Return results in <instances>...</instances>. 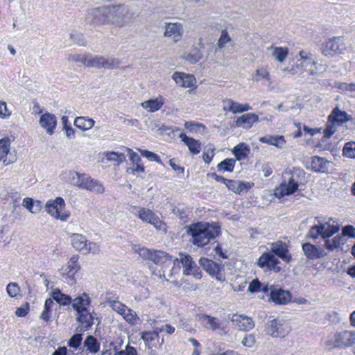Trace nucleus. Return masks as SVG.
Masks as SVG:
<instances>
[{
	"label": "nucleus",
	"mask_w": 355,
	"mask_h": 355,
	"mask_svg": "<svg viewBox=\"0 0 355 355\" xmlns=\"http://www.w3.org/2000/svg\"><path fill=\"white\" fill-rule=\"evenodd\" d=\"M94 123L95 121L92 119L85 116H77L73 122V125L83 131L90 130Z\"/></svg>",
	"instance_id": "e433bc0d"
},
{
	"label": "nucleus",
	"mask_w": 355,
	"mask_h": 355,
	"mask_svg": "<svg viewBox=\"0 0 355 355\" xmlns=\"http://www.w3.org/2000/svg\"><path fill=\"white\" fill-rule=\"evenodd\" d=\"M227 44H230L231 46H233V41L232 40L230 36L229 35L227 31L226 30H223L220 34V38L217 42V48L215 51H220L223 49L225 48Z\"/></svg>",
	"instance_id": "49530a36"
},
{
	"label": "nucleus",
	"mask_w": 355,
	"mask_h": 355,
	"mask_svg": "<svg viewBox=\"0 0 355 355\" xmlns=\"http://www.w3.org/2000/svg\"><path fill=\"white\" fill-rule=\"evenodd\" d=\"M179 266L183 268V275L185 276L192 275L196 279H200L202 277V272L196 263L193 261L192 257L187 254L180 253L179 257L176 258Z\"/></svg>",
	"instance_id": "1a4fd4ad"
},
{
	"label": "nucleus",
	"mask_w": 355,
	"mask_h": 355,
	"mask_svg": "<svg viewBox=\"0 0 355 355\" xmlns=\"http://www.w3.org/2000/svg\"><path fill=\"white\" fill-rule=\"evenodd\" d=\"M270 297L277 304H286L291 300V295L288 291L278 288L270 289Z\"/></svg>",
	"instance_id": "4be33fe9"
},
{
	"label": "nucleus",
	"mask_w": 355,
	"mask_h": 355,
	"mask_svg": "<svg viewBox=\"0 0 355 355\" xmlns=\"http://www.w3.org/2000/svg\"><path fill=\"white\" fill-rule=\"evenodd\" d=\"M123 319L130 324H135L139 318L136 312L129 309V310L126 312L125 315L123 316Z\"/></svg>",
	"instance_id": "69168bd1"
},
{
	"label": "nucleus",
	"mask_w": 355,
	"mask_h": 355,
	"mask_svg": "<svg viewBox=\"0 0 355 355\" xmlns=\"http://www.w3.org/2000/svg\"><path fill=\"white\" fill-rule=\"evenodd\" d=\"M259 117L254 113H248L239 116L236 121V125L238 127L249 129L252 125L258 121Z\"/></svg>",
	"instance_id": "7c9ffc66"
},
{
	"label": "nucleus",
	"mask_w": 355,
	"mask_h": 355,
	"mask_svg": "<svg viewBox=\"0 0 355 355\" xmlns=\"http://www.w3.org/2000/svg\"><path fill=\"white\" fill-rule=\"evenodd\" d=\"M279 260L271 252H264L259 258L257 264V266L263 269L268 270H273L276 272H279L281 270V268L278 266Z\"/></svg>",
	"instance_id": "ddd939ff"
},
{
	"label": "nucleus",
	"mask_w": 355,
	"mask_h": 355,
	"mask_svg": "<svg viewBox=\"0 0 355 355\" xmlns=\"http://www.w3.org/2000/svg\"><path fill=\"white\" fill-rule=\"evenodd\" d=\"M71 243L75 249L84 252L87 249V240L83 234L76 233L71 236Z\"/></svg>",
	"instance_id": "c9c22d12"
},
{
	"label": "nucleus",
	"mask_w": 355,
	"mask_h": 355,
	"mask_svg": "<svg viewBox=\"0 0 355 355\" xmlns=\"http://www.w3.org/2000/svg\"><path fill=\"white\" fill-rule=\"evenodd\" d=\"M182 58L191 64H195L201 60L202 53L199 49L193 47L189 52L184 53Z\"/></svg>",
	"instance_id": "58836bf2"
},
{
	"label": "nucleus",
	"mask_w": 355,
	"mask_h": 355,
	"mask_svg": "<svg viewBox=\"0 0 355 355\" xmlns=\"http://www.w3.org/2000/svg\"><path fill=\"white\" fill-rule=\"evenodd\" d=\"M53 304L54 302L51 298H48L46 300L44 306V309L40 316V318L42 320H43L45 322H48L50 320V312L53 308Z\"/></svg>",
	"instance_id": "603ef678"
},
{
	"label": "nucleus",
	"mask_w": 355,
	"mask_h": 355,
	"mask_svg": "<svg viewBox=\"0 0 355 355\" xmlns=\"http://www.w3.org/2000/svg\"><path fill=\"white\" fill-rule=\"evenodd\" d=\"M250 151L248 146L244 143L236 145L232 150V153L237 160H241L247 157Z\"/></svg>",
	"instance_id": "79ce46f5"
},
{
	"label": "nucleus",
	"mask_w": 355,
	"mask_h": 355,
	"mask_svg": "<svg viewBox=\"0 0 355 355\" xmlns=\"http://www.w3.org/2000/svg\"><path fill=\"white\" fill-rule=\"evenodd\" d=\"M82 335L80 334H74L69 340L68 346L74 349H77L82 342Z\"/></svg>",
	"instance_id": "774afa93"
},
{
	"label": "nucleus",
	"mask_w": 355,
	"mask_h": 355,
	"mask_svg": "<svg viewBox=\"0 0 355 355\" xmlns=\"http://www.w3.org/2000/svg\"><path fill=\"white\" fill-rule=\"evenodd\" d=\"M51 298L61 306H68L72 302V298L67 294L62 293L60 290L55 289L51 292Z\"/></svg>",
	"instance_id": "72a5a7b5"
},
{
	"label": "nucleus",
	"mask_w": 355,
	"mask_h": 355,
	"mask_svg": "<svg viewBox=\"0 0 355 355\" xmlns=\"http://www.w3.org/2000/svg\"><path fill=\"white\" fill-rule=\"evenodd\" d=\"M343 155L348 158H355V142L349 141L345 144L343 149Z\"/></svg>",
	"instance_id": "bf43d9fd"
},
{
	"label": "nucleus",
	"mask_w": 355,
	"mask_h": 355,
	"mask_svg": "<svg viewBox=\"0 0 355 355\" xmlns=\"http://www.w3.org/2000/svg\"><path fill=\"white\" fill-rule=\"evenodd\" d=\"M39 123L49 135H52L57 125V118L54 114L46 112L40 116Z\"/></svg>",
	"instance_id": "b1692460"
},
{
	"label": "nucleus",
	"mask_w": 355,
	"mask_h": 355,
	"mask_svg": "<svg viewBox=\"0 0 355 355\" xmlns=\"http://www.w3.org/2000/svg\"><path fill=\"white\" fill-rule=\"evenodd\" d=\"M252 183L250 182H243L239 180H229L227 182V187L229 190L232 191L235 193H240L244 190H248L251 186Z\"/></svg>",
	"instance_id": "f704fd0d"
},
{
	"label": "nucleus",
	"mask_w": 355,
	"mask_h": 355,
	"mask_svg": "<svg viewBox=\"0 0 355 355\" xmlns=\"http://www.w3.org/2000/svg\"><path fill=\"white\" fill-rule=\"evenodd\" d=\"M214 150L215 148L212 145H208L206 147L202 154V158L205 163L209 164L211 162L214 156Z\"/></svg>",
	"instance_id": "e2e57ef3"
},
{
	"label": "nucleus",
	"mask_w": 355,
	"mask_h": 355,
	"mask_svg": "<svg viewBox=\"0 0 355 355\" xmlns=\"http://www.w3.org/2000/svg\"><path fill=\"white\" fill-rule=\"evenodd\" d=\"M71 270L69 268L67 269V266H62L60 269V272L62 276L65 279L67 283L69 285H73L76 283V279L74 278L75 274L71 275Z\"/></svg>",
	"instance_id": "4d7b16f0"
},
{
	"label": "nucleus",
	"mask_w": 355,
	"mask_h": 355,
	"mask_svg": "<svg viewBox=\"0 0 355 355\" xmlns=\"http://www.w3.org/2000/svg\"><path fill=\"white\" fill-rule=\"evenodd\" d=\"M64 200L61 197H57L54 200L46 202L45 209L53 218L62 221H67L70 216V211L65 209Z\"/></svg>",
	"instance_id": "423d86ee"
},
{
	"label": "nucleus",
	"mask_w": 355,
	"mask_h": 355,
	"mask_svg": "<svg viewBox=\"0 0 355 355\" xmlns=\"http://www.w3.org/2000/svg\"><path fill=\"white\" fill-rule=\"evenodd\" d=\"M184 34V27L179 22H169L165 25L164 36L171 38L175 42H179Z\"/></svg>",
	"instance_id": "6ab92c4d"
},
{
	"label": "nucleus",
	"mask_w": 355,
	"mask_h": 355,
	"mask_svg": "<svg viewBox=\"0 0 355 355\" xmlns=\"http://www.w3.org/2000/svg\"><path fill=\"white\" fill-rule=\"evenodd\" d=\"M167 257L171 259L172 264L167 267L164 266L162 263H155L157 267L160 268H152L153 274L157 276L159 278H164L166 281H168L169 278H171L175 274H178L180 270V266L178 264V259L173 257L167 254Z\"/></svg>",
	"instance_id": "9d476101"
},
{
	"label": "nucleus",
	"mask_w": 355,
	"mask_h": 355,
	"mask_svg": "<svg viewBox=\"0 0 355 355\" xmlns=\"http://www.w3.org/2000/svg\"><path fill=\"white\" fill-rule=\"evenodd\" d=\"M269 72L265 67L259 68L256 70V76L254 78V81H260L262 80H266L270 81Z\"/></svg>",
	"instance_id": "680f3d73"
},
{
	"label": "nucleus",
	"mask_w": 355,
	"mask_h": 355,
	"mask_svg": "<svg viewBox=\"0 0 355 355\" xmlns=\"http://www.w3.org/2000/svg\"><path fill=\"white\" fill-rule=\"evenodd\" d=\"M267 333L272 337L286 336L291 331L288 323L280 318L271 320L266 327Z\"/></svg>",
	"instance_id": "9b49d317"
},
{
	"label": "nucleus",
	"mask_w": 355,
	"mask_h": 355,
	"mask_svg": "<svg viewBox=\"0 0 355 355\" xmlns=\"http://www.w3.org/2000/svg\"><path fill=\"white\" fill-rule=\"evenodd\" d=\"M104 155L108 161L114 162L116 165H119L125 160V155L123 153L107 151L104 153Z\"/></svg>",
	"instance_id": "de8ad7c7"
},
{
	"label": "nucleus",
	"mask_w": 355,
	"mask_h": 355,
	"mask_svg": "<svg viewBox=\"0 0 355 355\" xmlns=\"http://www.w3.org/2000/svg\"><path fill=\"white\" fill-rule=\"evenodd\" d=\"M223 109L224 111H229L234 114L242 113L251 110L249 104H241L230 98H225L223 100Z\"/></svg>",
	"instance_id": "5701e85b"
},
{
	"label": "nucleus",
	"mask_w": 355,
	"mask_h": 355,
	"mask_svg": "<svg viewBox=\"0 0 355 355\" xmlns=\"http://www.w3.org/2000/svg\"><path fill=\"white\" fill-rule=\"evenodd\" d=\"M330 162L323 157L315 156L312 158L311 168L315 172L324 173L327 171Z\"/></svg>",
	"instance_id": "473e14b6"
},
{
	"label": "nucleus",
	"mask_w": 355,
	"mask_h": 355,
	"mask_svg": "<svg viewBox=\"0 0 355 355\" xmlns=\"http://www.w3.org/2000/svg\"><path fill=\"white\" fill-rule=\"evenodd\" d=\"M179 137L188 146L189 151L192 154L197 155L200 153L201 146L198 140L189 137L184 133H181Z\"/></svg>",
	"instance_id": "2f4dec72"
},
{
	"label": "nucleus",
	"mask_w": 355,
	"mask_h": 355,
	"mask_svg": "<svg viewBox=\"0 0 355 355\" xmlns=\"http://www.w3.org/2000/svg\"><path fill=\"white\" fill-rule=\"evenodd\" d=\"M324 241V245L326 249L329 251H333L334 250L340 248L342 245L345 243V239L343 236L337 235L332 239H329L327 238Z\"/></svg>",
	"instance_id": "37998d69"
},
{
	"label": "nucleus",
	"mask_w": 355,
	"mask_h": 355,
	"mask_svg": "<svg viewBox=\"0 0 355 355\" xmlns=\"http://www.w3.org/2000/svg\"><path fill=\"white\" fill-rule=\"evenodd\" d=\"M10 144V139L8 137L0 139V162H2L4 166L10 165L17 160L16 155L11 152Z\"/></svg>",
	"instance_id": "f8f14e48"
},
{
	"label": "nucleus",
	"mask_w": 355,
	"mask_h": 355,
	"mask_svg": "<svg viewBox=\"0 0 355 355\" xmlns=\"http://www.w3.org/2000/svg\"><path fill=\"white\" fill-rule=\"evenodd\" d=\"M82 189L95 193H103L105 191V188L101 182L97 180L92 179L87 175H85L83 184H82Z\"/></svg>",
	"instance_id": "c85d7f7f"
},
{
	"label": "nucleus",
	"mask_w": 355,
	"mask_h": 355,
	"mask_svg": "<svg viewBox=\"0 0 355 355\" xmlns=\"http://www.w3.org/2000/svg\"><path fill=\"white\" fill-rule=\"evenodd\" d=\"M269 252L286 263H289L292 258L287 244L281 241L270 243Z\"/></svg>",
	"instance_id": "dca6fc26"
},
{
	"label": "nucleus",
	"mask_w": 355,
	"mask_h": 355,
	"mask_svg": "<svg viewBox=\"0 0 355 355\" xmlns=\"http://www.w3.org/2000/svg\"><path fill=\"white\" fill-rule=\"evenodd\" d=\"M345 45L340 37L329 39L322 48V53L325 56H333L336 53H342Z\"/></svg>",
	"instance_id": "2eb2a0df"
},
{
	"label": "nucleus",
	"mask_w": 355,
	"mask_h": 355,
	"mask_svg": "<svg viewBox=\"0 0 355 355\" xmlns=\"http://www.w3.org/2000/svg\"><path fill=\"white\" fill-rule=\"evenodd\" d=\"M138 212V218L143 222L152 225L157 230L166 232L167 225L160 220L159 216L148 208L135 207Z\"/></svg>",
	"instance_id": "0eeeda50"
},
{
	"label": "nucleus",
	"mask_w": 355,
	"mask_h": 355,
	"mask_svg": "<svg viewBox=\"0 0 355 355\" xmlns=\"http://www.w3.org/2000/svg\"><path fill=\"white\" fill-rule=\"evenodd\" d=\"M172 78L178 86L185 88L191 87L196 83V78L193 75L182 72H175Z\"/></svg>",
	"instance_id": "393cba45"
},
{
	"label": "nucleus",
	"mask_w": 355,
	"mask_h": 355,
	"mask_svg": "<svg viewBox=\"0 0 355 355\" xmlns=\"http://www.w3.org/2000/svg\"><path fill=\"white\" fill-rule=\"evenodd\" d=\"M261 143L274 146L278 148H283L286 144V140L282 135H267L259 138Z\"/></svg>",
	"instance_id": "c756f323"
},
{
	"label": "nucleus",
	"mask_w": 355,
	"mask_h": 355,
	"mask_svg": "<svg viewBox=\"0 0 355 355\" xmlns=\"http://www.w3.org/2000/svg\"><path fill=\"white\" fill-rule=\"evenodd\" d=\"M71 306L76 313L89 310L91 304V298L86 293H83L80 295L72 299Z\"/></svg>",
	"instance_id": "412c9836"
},
{
	"label": "nucleus",
	"mask_w": 355,
	"mask_h": 355,
	"mask_svg": "<svg viewBox=\"0 0 355 355\" xmlns=\"http://www.w3.org/2000/svg\"><path fill=\"white\" fill-rule=\"evenodd\" d=\"M318 222L322 232V238L324 239L329 238L339 231L338 226L331 225L330 220L325 223H321L320 220Z\"/></svg>",
	"instance_id": "4c0bfd02"
},
{
	"label": "nucleus",
	"mask_w": 355,
	"mask_h": 355,
	"mask_svg": "<svg viewBox=\"0 0 355 355\" xmlns=\"http://www.w3.org/2000/svg\"><path fill=\"white\" fill-rule=\"evenodd\" d=\"M94 314L95 313H91L89 310L77 313L76 320L80 323V331H87L94 324Z\"/></svg>",
	"instance_id": "a878e982"
},
{
	"label": "nucleus",
	"mask_w": 355,
	"mask_h": 355,
	"mask_svg": "<svg viewBox=\"0 0 355 355\" xmlns=\"http://www.w3.org/2000/svg\"><path fill=\"white\" fill-rule=\"evenodd\" d=\"M6 291L11 297H16L20 291V288L17 283L11 282L7 285Z\"/></svg>",
	"instance_id": "338daca9"
},
{
	"label": "nucleus",
	"mask_w": 355,
	"mask_h": 355,
	"mask_svg": "<svg viewBox=\"0 0 355 355\" xmlns=\"http://www.w3.org/2000/svg\"><path fill=\"white\" fill-rule=\"evenodd\" d=\"M83 344L86 351L89 353L95 354L100 349V343L93 336H87Z\"/></svg>",
	"instance_id": "ea45409f"
},
{
	"label": "nucleus",
	"mask_w": 355,
	"mask_h": 355,
	"mask_svg": "<svg viewBox=\"0 0 355 355\" xmlns=\"http://www.w3.org/2000/svg\"><path fill=\"white\" fill-rule=\"evenodd\" d=\"M71 270L69 268L67 269V266H62L60 269V272L62 276L65 279L67 283L69 285H73L76 283V279L74 278L75 274L71 275Z\"/></svg>",
	"instance_id": "13d9d810"
},
{
	"label": "nucleus",
	"mask_w": 355,
	"mask_h": 355,
	"mask_svg": "<svg viewBox=\"0 0 355 355\" xmlns=\"http://www.w3.org/2000/svg\"><path fill=\"white\" fill-rule=\"evenodd\" d=\"M236 160L233 158H226L217 165V170L220 173L229 172L234 171Z\"/></svg>",
	"instance_id": "a18cd8bd"
},
{
	"label": "nucleus",
	"mask_w": 355,
	"mask_h": 355,
	"mask_svg": "<svg viewBox=\"0 0 355 355\" xmlns=\"http://www.w3.org/2000/svg\"><path fill=\"white\" fill-rule=\"evenodd\" d=\"M270 49L272 50V56L279 62H283L288 53V50L286 47L271 46Z\"/></svg>",
	"instance_id": "c03bdc74"
},
{
	"label": "nucleus",
	"mask_w": 355,
	"mask_h": 355,
	"mask_svg": "<svg viewBox=\"0 0 355 355\" xmlns=\"http://www.w3.org/2000/svg\"><path fill=\"white\" fill-rule=\"evenodd\" d=\"M227 318L241 331H250L254 327L252 318L244 315L229 314Z\"/></svg>",
	"instance_id": "f3484780"
},
{
	"label": "nucleus",
	"mask_w": 355,
	"mask_h": 355,
	"mask_svg": "<svg viewBox=\"0 0 355 355\" xmlns=\"http://www.w3.org/2000/svg\"><path fill=\"white\" fill-rule=\"evenodd\" d=\"M302 250L308 259H318L327 256V253L322 248L310 243L302 244Z\"/></svg>",
	"instance_id": "aec40b11"
},
{
	"label": "nucleus",
	"mask_w": 355,
	"mask_h": 355,
	"mask_svg": "<svg viewBox=\"0 0 355 355\" xmlns=\"http://www.w3.org/2000/svg\"><path fill=\"white\" fill-rule=\"evenodd\" d=\"M164 98L159 95L156 98H150L141 103V106L148 112H155L159 110L164 104Z\"/></svg>",
	"instance_id": "cd10ccee"
},
{
	"label": "nucleus",
	"mask_w": 355,
	"mask_h": 355,
	"mask_svg": "<svg viewBox=\"0 0 355 355\" xmlns=\"http://www.w3.org/2000/svg\"><path fill=\"white\" fill-rule=\"evenodd\" d=\"M22 205L32 214H38L42 209V205L40 201H34L31 198H25L23 200Z\"/></svg>",
	"instance_id": "a19ab883"
},
{
	"label": "nucleus",
	"mask_w": 355,
	"mask_h": 355,
	"mask_svg": "<svg viewBox=\"0 0 355 355\" xmlns=\"http://www.w3.org/2000/svg\"><path fill=\"white\" fill-rule=\"evenodd\" d=\"M196 320L207 329L214 331H223L220 320L215 317L207 314H198L196 315Z\"/></svg>",
	"instance_id": "a211bd4d"
},
{
	"label": "nucleus",
	"mask_w": 355,
	"mask_h": 355,
	"mask_svg": "<svg viewBox=\"0 0 355 355\" xmlns=\"http://www.w3.org/2000/svg\"><path fill=\"white\" fill-rule=\"evenodd\" d=\"M86 174H81L76 171H70L69 173V180L70 183L76 187L82 189L84 179Z\"/></svg>",
	"instance_id": "09e8293b"
},
{
	"label": "nucleus",
	"mask_w": 355,
	"mask_h": 355,
	"mask_svg": "<svg viewBox=\"0 0 355 355\" xmlns=\"http://www.w3.org/2000/svg\"><path fill=\"white\" fill-rule=\"evenodd\" d=\"M326 345L329 349L336 348H349L355 346V331L341 330L336 331L329 338Z\"/></svg>",
	"instance_id": "7ed1b4c3"
},
{
	"label": "nucleus",
	"mask_w": 355,
	"mask_h": 355,
	"mask_svg": "<svg viewBox=\"0 0 355 355\" xmlns=\"http://www.w3.org/2000/svg\"><path fill=\"white\" fill-rule=\"evenodd\" d=\"M329 123H334L338 125H342L343 123L349 121L352 119L345 111L340 110L338 107H335L328 116Z\"/></svg>",
	"instance_id": "bb28decb"
},
{
	"label": "nucleus",
	"mask_w": 355,
	"mask_h": 355,
	"mask_svg": "<svg viewBox=\"0 0 355 355\" xmlns=\"http://www.w3.org/2000/svg\"><path fill=\"white\" fill-rule=\"evenodd\" d=\"M119 64V61L116 58H105L103 56L101 68L105 69H112Z\"/></svg>",
	"instance_id": "6e6d98bb"
},
{
	"label": "nucleus",
	"mask_w": 355,
	"mask_h": 355,
	"mask_svg": "<svg viewBox=\"0 0 355 355\" xmlns=\"http://www.w3.org/2000/svg\"><path fill=\"white\" fill-rule=\"evenodd\" d=\"M135 15L126 4H111L89 10L86 21L94 26L109 25L121 28L129 26L135 18Z\"/></svg>",
	"instance_id": "f257e3e1"
},
{
	"label": "nucleus",
	"mask_w": 355,
	"mask_h": 355,
	"mask_svg": "<svg viewBox=\"0 0 355 355\" xmlns=\"http://www.w3.org/2000/svg\"><path fill=\"white\" fill-rule=\"evenodd\" d=\"M69 62H81L86 67V62L87 60V54H70L67 58Z\"/></svg>",
	"instance_id": "0e129e2a"
},
{
	"label": "nucleus",
	"mask_w": 355,
	"mask_h": 355,
	"mask_svg": "<svg viewBox=\"0 0 355 355\" xmlns=\"http://www.w3.org/2000/svg\"><path fill=\"white\" fill-rule=\"evenodd\" d=\"M199 263L202 268L210 275L216 277L218 281L224 280L223 274V267L207 258H200Z\"/></svg>",
	"instance_id": "4468645a"
},
{
	"label": "nucleus",
	"mask_w": 355,
	"mask_h": 355,
	"mask_svg": "<svg viewBox=\"0 0 355 355\" xmlns=\"http://www.w3.org/2000/svg\"><path fill=\"white\" fill-rule=\"evenodd\" d=\"M78 255H73L66 264L67 269L69 268L71 271V275L76 274L80 270V266L78 264Z\"/></svg>",
	"instance_id": "052dcab7"
},
{
	"label": "nucleus",
	"mask_w": 355,
	"mask_h": 355,
	"mask_svg": "<svg viewBox=\"0 0 355 355\" xmlns=\"http://www.w3.org/2000/svg\"><path fill=\"white\" fill-rule=\"evenodd\" d=\"M102 60L103 56L87 54L86 67L101 69Z\"/></svg>",
	"instance_id": "5fc2aeb1"
},
{
	"label": "nucleus",
	"mask_w": 355,
	"mask_h": 355,
	"mask_svg": "<svg viewBox=\"0 0 355 355\" xmlns=\"http://www.w3.org/2000/svg\"><path fill=\"white\" fill-rule=\"evenodd\" d=\"M159 334L155 328L153 331H144L141 333V338L146 345L150 347L152 343L158 338Z\"/></svg>",
	"instance_id": "864d4df0"
},
{
	"label": "nucleus",
	"mask_w": 355,
	"mask_h": 355,
	"mask_svg": "<svg viewBox=\"0 0 355 355\" xmlns=\"http://www.w3.org/2000/svg\"><path fill=\"white\" fill-rule=\"evenodd\" d=\"M108 304L113 311H116L122 316L125 315L126 312L129 310V308H128L125 304L119 301L109 300Z\"/></svg>",
	"instance_id": "8fccbe9b"
},
{
	"label": "nucleus",
	"mask_w": 355,
	"mask_h": 355,
	"mask_svg": "<svg viewBox=\"0 0 355 355\" xmlns=\"http://www.w3.org/2000/svg\"><path fill=\"white\" fill-rule=\"evenodd\" d=\"M248 291L250 293H256L262 291L263 293H268L269 288L267 285L263 286L262 284L257 279H253L248 286Z\"/></svg>",
	"instance_id": "3c124183"
},
{
	"label": "nucleus",
	"mask_w": 355,
	"mask_h": 355,
	"mask_svg": "<svg viewBox=\"0 0 355 355\" xmlns=\"http://www.w3.org/2000/svg\"><path fill=\"white\" fill-rule=\"evenodd\" d=\"M302 173L301 171L295 170L293 173H289L288 180L286 181L284 180V182H282L279 187L276 188L275 190V196L281 198L285 196H289L294 193L299 186V180L298 178Z\"/></svg>",
	"instance_id": "39448f33"
},
{
	"label": "nucleus",
	"mask_w": 355,
	"mask_h": 355,
	"mask_svg": "<svg viewBox=\"0 0 355 355\" xmlns=\"http://www.w3.org/2000/svg\"><path fill=\"white\" fill-rule=\"evenodd\" d=\"M220 227L216 223H193L187 227V232L191 236V241L198 247H203L219 234Z\"/></svg>",
	"instance_id": "f03ea898"
},
{
	"label": "nucleus",
	"mask_w": 355,
	"mask_h": 355,
	"mask_svg": "<svg viewBox=\"0 0 355 355\" xmlns=\"http://www.w3.org/2000/svg\"><path fill=\"white\" fill-rule=\"evenodd\" d=\"M132 250L139 254V257L146 260H150L154 263H162L164 266H170L172 264L171 259L167 257V253L159 250H151L140 245H135Z\"/></svg>",
	"instance_id": "20e7f679"
},
{
	"label": "nucleus",
	"mask_w": 355,
	"mask_h": 355,
	"mask_svg": "<svg viewBox=\"0 0 355 355\" xmlns=\"http://www.w3.org/2000/svg\"><path fill=\"white\" fill-rule=\"evenodd\" d=\"M299 55L300 58L296 62V69H297L298 73L315 75L318 73V68L316 62L313 58V55L309 52L301 51Z\"/></svg>",
	"instance_id": "6e6552de"
}]
</instances>
